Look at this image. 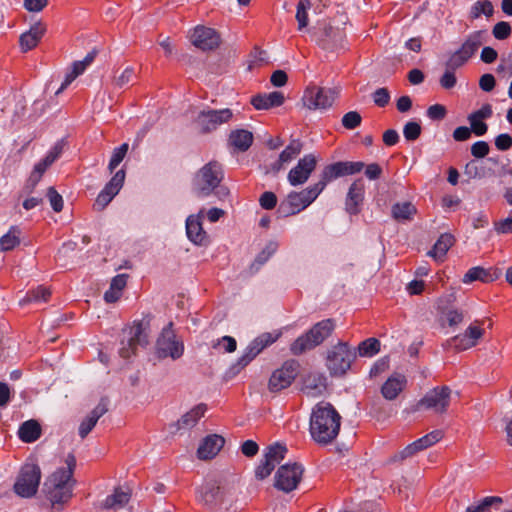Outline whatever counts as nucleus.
Instances as JSON below:
<instances>
[{
    "label": "nucleus",
    "instance_id": "24",
    "mask_svg": "<svg viewBox=\"0 0 512 512\" xmlns=\"http://www.w3.org/2000/svg\"><path fill=\"white\" fill-rule=\"evenodd\" d=\"M284 95L280 91H273L268 94H257L252 100L251 104L257 110H267L273 107L281 106L284 103Z\"/></svg>",
    "mask_w": 512,
    "mask_h": 512
},
{
    "label": "nucleus",
    "instance_id": "40",
    "mask_svg": "<svg viewBox=\"0 0 512 512\" xmlns=\"http://www.w3.org/2000/svg\"><path fill=\"white\" fill-rule=\"evenodd\" d=\"M21 230L17 226H12L9 231L0 238L1 251L7 252L13 250L20 244Z\"/></svg>",
    "mask_w": 512,
    "mask_h": 512
},
{
    "label": "nucleus",
    "instance_id": "36",
    "mask_svg": "<svg viewBox=\"0 0 512 512\" xmlns=\"http://www.w3.org/2000/svg\"><path fill=\"white\" fill-rule=\"evenodd\" d=\"M325 388V377L321 374H309L303 380V391L311 396H317Z\"/></svg>",
    "mask_w": 512,
    "mask_h": 512
},
{
    "label": "nucleus",
    "instance_id": "6",
    "mask_svg": "<svg viewBox=\"0 0 512 512\" xmlns=\"http://www.w3.org/2000/svg\"><path fill=\"white\" fill-rule=\"evenodd\" d=\"M281 332L275 333L265 332L256 337L245 349L242 356L230 366L225 377L231 379L240 373L257 355H259L266 347L276 342L281 336Z\"/></svg>",
    "mask_w": 512,
    "mask_h": 512
},
{
    "label": "nucleus",
    "instance_id": "26",
    "mask_svg": "<svg viewBox=\"0 0 512 512\" xmlns=\"http://www.w3.org/2000/svg\"><path fill=\"white\" fill-rule=\"evenodd\" d=\"M486 31L478 30L470 33L461 47L459 48L462 55L470 59L478 51L480 46L485 42Z\"/></svg>",
    "mask_w": 512,
    "mask_h": 512
},
{
    "label": "nucleus",
    "instance_id": "44",
    "mask_svg": "<svg viewBox=\"0 0 512 512\" xmlns=\"http://www.w3.org/2000/svg\"><path fill=\"white\" fill-rule=\"evenodd\" d=\"M442 437L443 432L441 430H434L426 434L425 436L419 438L418 440L414 441L413 443L416 445V448L420 452L440 441Z\"/></svg>",
    "mask_w": 512,
    "mask_h": 512
},
{
    "label": "nucleus",
    "instance_id": "48",
    "mask_svg": "<svg viewBox=\"0 0 512 512\" xmlns=\"http://www.w3.org/2000/svg\"><path fill=\"white\" fill-rule=\"evenodd\" d=\"M128 148H129L128 144L123 143L122 145H120L119 147L114 149V151L112 153V157H111L109 165H108V169L111 173L123 161L124 157L126 156V154L128 152Z\"/></svg>",
    "mask_w": 512,
    "mask_h": 512
},
{
    "label": "nucleus",
    "instance_id": "23",
    "mask_svg": "<svg viewBox=\"0 0 512 512\" xmlns=\"http://www.w3.org/2000/svg\"><path fill=\"white\" fill-rule=\"evenodd\" d=\"M108 411V401L102 398L97 406L89 413V415L81 422L79 426V436L84 439L95 427L99 418Z\"/></svg>",
    "mask_w": 512,
    "mask_h": 512
},
{
    "label": "nucleus",
    "instance_id": "30",
    "mask_svg": "<svg viewBox=\"0 0 512 512\" xmlns=\"http://www.w3.org/2000/svg\"><path fill=\"white\" fill-rule=\"evenodd\" d=\"M41 433V426L34 419L23 422L18 430L19 438L25 443L35 442L41 437Z\"/></svg>",
    "mask_w": 512,
    "mask_h": 512
},
{
    "label": "nucleus",
    "instance_id": "38",
    "mask_svg": "<svg viewBox=\"0 0 512 512\" xmlns=\"http://www.w3.org/2000/svg\"><path fill=\"white\" fill-rule=\"evenodd\" d=\"M455 238L452 234L444 233L441 234L436 243L434 244L432 250L429 251V255L434 257L435 259H442L450 247L454 244Z\"/></svg>",
    "mask_w": 512,
    "mask_h": 512
},
{
    "label": "nucleus",
    "instance_id": "50",
    "mask_svg": "<svg viewBox=\"0 0 512 512\" xmlns=\"http://www.w3.org/2000/svg\"><path fill=\"white\" fill-rule=\"evenodd\" d=\"M278 244L276 242H269L265 248L257 255L253 265L261 266L265 264L269 258L277 251Z\"/></svg>",
    "mask_w": 512,
    "mask_h": 512
},
{
    "label": "nucleus",
    "instance_id": "49",
    "mask_svg": "<svg viewBox=\"0 0 512 512\" xmlns=\"http://www.w3.org/2000/svg\"><path fill=\"white\" fill-rule=\"evenodd\" d=\"M341 122L344 128L353 130L361 125L362 116L357 111H350L343 115Z\"/></svg>",
    "mask_w": 512,
    "mask_h": 512
},
{
    "label": "nucleus",
    "instance_id": "57",
    "mask_svg": "<svg viewBox=\"0 0 512 512\" xmlns=\"http://www.w3.org/2000/svg\"><path fill=\"white\" fill-rule=\"evenodd\" d=\"M274 468L275 465L273 464V462H270V460L264 457L261 463L257 466L255 470V475L258 479L263 480L271 474Z\"/></svg>",
    "mask_w": 512,
    "mask_h": 512
},
{
    "label": "nucleus",
    "instance_id": "45",
    "mask_svg": "<svg viewBox=\"0 0 512 512\" xmlns=\"http://www.w3.org/2000/svg\"><path fill=\"white\" fill-rule=\"evenodd\" d=\"M311 5L310 0H300L297 4L296 20L298 22L299 30L304 29L308 25V10L311 8Z\"/></svg>",
    "mask_w": 512,
    "mask_h": 512
},
{
    "label": "nucleus",
    "instance_id": "37",
    "mask_svg": "<svg viewBox=\"0 0 512 512\" xmlns=\"http://www.w3.org/2000/svg\"><path fill=\"white\" fill-rule=\"evenodd\" d=\"M503 500L498 496H488L481 501L473 503L466 508L465 512H492V509L498 510Z\"/></svg>",
    "mask_w": 512,
    "mask_h": 512
},
{
    "label": "nucleus",
    "instance_id": "20",
    "mask_svg": "<svg viewBox=\"0 0 512 512\" xmlns=\"http://www.w3.org/2000/svg\"><path fill=\"white\" fill-rule=\"evenodd\" d=\"M364 192L365 185L362 179H357L350 185L345 201L346 211L350 215H357L360 212Z\"/></svg>",
    "mask_w": 512,
    "mask_h": 512
},
{
    "label": "nucleus",
    "instance_id": "19",
    "mask_svg": "<svg viewBox=\"0 0 512 512\" xmlns=\"http://www.w3.org/2000/svg\"><path fill=\"white\" fill-rule=\"evenodd\" d=\"M484 335V329L471 324L463 334L456 335L448 340V345L458 351L474 347L478 340Z\"/></svg>",
    "mask_w": 512,
    "mask_h": 512
},
{
    "label": "nucleus",
    "instance_id": "22",
    "mask_svg": "<svg viewBox=\"0 0 512 512\" xmlns=\"http://www.w3.org/2000/svg\"><path fill=\"white\" fill-rule=\"evenodd\" d=\"M225 439L217 434L208 435L200 444L197 455L199 459L208 460L214 458L223 448Z\"/></svg>",
    "mask_w": 512,
    "mask_h": 512
},
{
    "label": "nucleus",
    "instance_id": "15",
    "mask_svg": "<svg viewBox=\"0 0 512 512\" xmlns=\"http://www.w3.org/2000/svg\"><path fill=\"white\" fill-rule=\"evenodd\" d=\"M146 328L142 322L135 323L129 331L128 339L121 341V347L119 349V355L128 359L132 355L136 354V350L139 346H146L148 344V334Z\"/></svg>",
    "mask_w": 512,
    "mask_h": 512
},
{
    "label": "nucleus",
    "instance_id": "4",
    "mask_svg": "<svg viewBox=\"0 0 512 512\" xmlns=\"http://www.w3.org/2000/svg\"><path fill=\"white\" fill-rule=\"evenodd\" d=\"M66 467L57 469L45 483L47 495L52 504H64L72 497V476L76 467V458L68 454Z\"/></svg>",
    "mask_w": 512,
    "mask_h": 512
},
{
    "label": "nucleus",
    "instance_id": "60",
    "mask_svg": "<svg viewBox=\"0 0 512 512\" xmlns=\"http://www.w3.org/2000/svg\"><path fill=\"white\" fill-rule=\"evenodd\" d=\"M372 99L378 107H385L390 101V93L387 88H378L372 94Z\"/></svg>",
    "mask_w": 512,
    "mask_h": 512
},
{
    "label": "nucleus",
    "instance_id": "52",
    "mask_svg": "<svg viewBox=\"0 0 512 512\" xmlns=\"http://www.w3.org/2000/svg\"><path fill=\"white\" fill-rule=\"evenodd\" d=\"M213 348L223 352H234L237 348L236 340L231 336H223L213 344Z\"/></svg>",
    "mask_w": 512,
    "mask_h": 512
},
{
    "label": "nucleus",
    "instance_id": "33",
    "mask_svg": "<svg viewBox=\"0 0 512 512\" xmlns=\"http://www.w3.org/2000/svg\"><path fill=\"white\" fill-rule=\"evenodd\" d=\"M127 274H119L112 278L110 288L104 293V300L107 303H114L121 297L123 289L127 285Z\"/></svg>",
    "mask_w": 512,
    "mask_h": 512
},
{
    "label": "nucleus",
    "instance_id": "59",
    "mask_svg": "<svg viewBox=\"0 0 512 512\" xmlns=\"http://www.w3.org/2000/svg\"><path fill=\"white\" fill-rule=\"evenodd\" d=\"M47 197L50 201L51 207L55 212H60L63 209V198L55 190L54 187H49L47 190Z\"/></svg>",
    "mask_w": 512,
    "mask_h": 512
},
{
    "label": "nucleus",
    "instance_id": "58",
    "mask_svg": "<svg viewBox=\"0 0 512 512\" xmlns=\"http://www.w3.org/2000/svg\"><path fill=\"white\" fill-rule=\"evenodd\" d=\"M468 121L471 126V128H469L471 130V133L473 132L477 136H483L484 134H486L488 126L485 122H483V120H480L474 117L473 115H469Z\"/></svg>",
    "mask_w": 512,
    "mask_h": 512
},
{
    "label": "nucleus",
    "instance_id": "18",
    "mask_svg": "<svg viewBox=\"0 0 512 512\" xmlns=\"http://www.w3.org/2000/svg\"><path fill=\"white\" fill-rule=\"evenodd\" d=\"M191 42L202 51L214 50L220 44V36L212 28L198 26L191 35Z\"/></svg>",
    "mask_w": 512,
    "mask_h": 512
},
{
    "label": "nucleus",
    "instance_id": "5",
    "mask_svg": "<svg viewBox=\"0 0 512 512\" xmlns=\"http://www.w3.org/2000/svg\"><path fill=\"white\" fill-rule=\"evenodd\" d=\"M336 328V322L327 318L315 323L306 333L299 336L290 345V352L300 356L305 352L314 349L328 339Z\"/></svg>",
    "mask_w": 512,
    "mask_h": 512
},
{
    "label": "nucleus",
    "instance_id": "11",
    "mask_svg": "<svg viewBox=\"0 0 512 512\" xmlns=\"http://www.w3.org/2000/svg\"><path fill=\"white\" fill-rule=\"evenodd\" d=\"M298 369L299 363L296 360L284 362L270 376L268 390L272 393H277L290 387L298 375Z\"/></svg>",
    "mask_w": 512,
    "mask_h": 512
},
{
    "label": "nucleus",
    "instance_id": "25",
    "mask_svg": "<svg viewBox=\"0 0 512 512\" xmlns=\"http://www.w3.org/2000/svg\"><path fill=\"white\" fill-rule=\"evenodd\" d=\"M499 273L497 269L483 268L480 266L470 268L464 275L462 281L465 284L472 283L474 281H481L483 283L493 282L498 279Z\"/></svg>",
    "mask_w": 512,
    "mask_h": 512
},
{
    "label": "nucleus",
    "instance_id": "13",
    "mask_svg": "<svg viewBox=\"0 0 512 512\" xmlns=\"http://www.w3.org/2000/svg\"><path fill=\"white\" fill-rule=\"evenodd\" d=\"M336 93L329 88L308 86L303 94L302 101L310 110H325L332 106Z\"/></svg>",
    "mask_w": 512,
    "mask_h": 512
},
{
    "label": "nucleus",
    "instance_id": "31",
    "mask_svg": "<svg viewBox=\"0 0 512 512\" xmlns=\"http://www.w3.org/2000/svg\"><path fill=\"white\" fill-rule=\"evenodd\" d=\"M406 379L402 375L391 376L381 388L382 395L387 400H394L403 390Z\"/></svg>",
    "mask_w": 512,
    "mask_h": 512
},
{
    "label": "nucleus",
    "instance_id": "47",
    "mask_svg": "<svg viewBox=\"0 0 512 512\" xmlns=\"http://www.w3.org/2000/svg\"><path fill=\"white\" fill-rule=\"evenodd\" d=\"M287 449L285 446L280 444H274L267 448L264 457L276 466L281 460L284 459Z\"/></svg>",
    "mask_w": 512,
    "mask_h": 512
},
{
    "label": "nucleus",
    "instance_id": "14",
    "mask_svg": "<svg viewBox=\"0 0 512 512\" xmlns=\"http://www.w3.org/2000/svg\"><path fill=\"white\" fill-rule=\"evenodd\" d=\"M232 111L228 108L221 110H202L194 120L195 125L203 134L209 133L232 118Z\"/></svg>",
    "mask_w": 512,
    "mask_h": 512
},
{
    "label": "nucleus",
    "instance_id": "64",
    "mask_svg": "<svg viewBox=\"0 0 512 512\" xmlns=\"http://www.w3.org/2000/svg\"><path fill=\"white\" fill-rule=\"evenodd\" d=\"M490 147L485 141H477L471 146V154L475 158H484L488 155Z\"/></svg>",
    "mask_w": 512,
    "mask_h": 512
},
{
    "label": "nucleus",
    "instance_id": "55",
    "mask_svg": "<svg viewBox=\"0 0 512 512\" xmlns=\"http://www.w3.org/2000/svg\"><path fill=\"white\" fill-rule=\"evenodd\" d=\"M492 34L498 40L507 39L511 34V26L508 22L500 21L493 27Z\"/></svg>",
    "mask_w": 512,
    "mask_h": 512
},
{
    "label": "nucleus",
    "instance_id": "46",
    "mask_svg": "<svg viewBox=\"0 0 512 512\" xmlns=\"http://www.w3.org/2000/svg\"><path fill=\"white\" fill-rule=\"evenodd\" d=\"M380 350V342L376 338H368L358 346L360 356H373Z\"/></svg>",
    "mask_w": 512,
    "mask_h": 512
},
{
    "label": "nucleus",
    "instance_id": "17",
    "mask_svg": "<svg viewBox=\"0 0 512 512\" xmlns=\"http://www.w3.org/2000/svg\"><path fill=\"white\" fill-rule=\"evenodd\" d=\"M228 489L218 481L206 482L200 490L199 499L209 508L221 505L225 501Z\"/></svg>",
    "mask_w": 512,
    "mask_h": 512
},
{
    "label": "nucleus",
    "instance_id": "12",
    "mask_svg": "<svg viewBox=\"0 0 512 512\" xmlns=\"http://www.w3.org/2000/svg\"><path fill=\"white\" fill-rule=\"evenodd\" d=\"M303 472V466L296 462L280 466L275 474V487L286 493L293 491L300 483Z\"/></svg>",
    "mask_w": 512,
    "mask_h": 512
},
{
    "label": "nucleus",
    "instance_id": "51",
    "mask_svg": "<svg viewBox=\"0 0 512 512\" xmlns=\"http://www.w3.org/2000/svg\"><path fill=\"white\" fill-rule=\"evenodd\" d=\"M421 126L415 121H409L403 128V134L407 141H415L421 135Z\"/></svg>",
    "mask_w": 512,
    "mask_h": 512
},
{
    "label": "nucleus",
    "instance_id": "28",
    "mask_svg": "<svg viewBox=\"0 0 512 512\" xmlns=\"http://www.w3.org/2000/svg\"><path fill=\"white\" fill-rule=\"evenodd\" d=\"M206 410L207 406L205 404H198L185 413L174 425L177 430L192 428L198 423L200 418L204 416Z\"/></svg>",
    "mask_w": 512,
    "mask_h": 512
},
{
    "label": "nucleus",
    "instance_id": "41",
    "mask_svg": "<svg viewBox=\"0 0 512 512\" xmlns=\"http://www.w3.org/2000/svg\"><path fill=\"white\" fill-rule=\"evenodd\" d=\"M494 14V6L490 0H478L470 8L469 19H478L481 15L491 17Z\"/></svg>",
    "mask_w": 512,
    "mask_h": 512
},
{
    "label": "nucleus",
    "instance_id": "21",
    "mask_svg": "<svg viewBox=\"0 0 512 512\" xmlns=\"http://www.w3.org/2000/svg\"><path fill=\"white\" fill-rule=\"evenodd\" d=\"M186 234L188 239L198 246H206L209 243V237L203 229L199 216L191 215L186 220Z\"/></svg>",
    "mask_w": 512,
    "mask_h": 512
},
{
    "label": "nucleus",
    "instance_id": "7",
    "mask_svg": "<svg viewBox=\"0 0 512 512\" xmlns=\"http://www.w3.org/2000/svg\"><path fill=\"white\" fill-rule=\"evenodd\" d=\"M356 359L355 352L346 342H338L327 351L326 367L333 377H340L347 373Z\"/></svg>",
    "mask_w": 512,
    "mask_h": 512
},
{
    "label": "nucleus",
    "instance_id": "56",
    "mask_svg": "<svg viewBox=\"0 0 512 512\" xmlns=\"http://www.w3.org/2000/svg\"><path fill=\"white\" fill-rule=\"evenodd\" d=\"M468 60L469 59L462 55V53L458 49L447 60L446 68L454 71L463 66Z\"/></svg>",
    "mask_w": 512,
    "mask_h": 512
},
{
    "label": "nucleus",
    "instance_id": "29",
    "mask_svg": "<svg viewBox=\"0 0 512 512\" xmlns=\"http://www.w3.org/2000/svg\"><path fill=\"white\" fill-rule=\"evenodd\" d=\"M302 147L303 144L300 140H292L289 145L280 153L278 160L272 164V170L275 172L281 170L283 164L292 161L300 154Z\"/></svg>",
    "mask_w": 512,
    "mask_h": 512
},
{
    "label": "nucleus",
    "instance_id": "54",
    "mask_svg": "<svg viewBox=\"0 0 512 512\" xmlns=\"http://www.w3.org/2000/svg\"><path fill=\"white\" fill-rule=\"evenodd\" d=\"M125 180V171L123 169H120L117 171L114 176L111 178V180L105 185V187L115 192V194H118L121 187L123 186Z\"/></svg>",
    "mask_w": 512,
    "mask_h": 512
},
{
    "label": "nucleus",
    "instance_id": "42",
    "mask_svg": "<svg viewBox=\"0 0 512 512\" xmlns=\"http://www.w3.org/2000/svg\"><path fill=\"white\" fill-rule=\"evenodd\" d=\"M51 296V291L45 286H38L36 289L28 291L22 300L23 303L46 302Z\"/></svg>",
    "mask_w": 512,
    "mask_h": 512
},
{
    "label": "nucleus",
    "instance_id": "35",
    "mask_svg": "<svg viewBox=\"0 0 512 512\" xmlns=\"http://www.w3.org/2000/svg\"><path fill=\"white\" fill-rule=\"evenodd\" d=\"M64 150V142L58 141L48 151L46 156L34 166V170L40 174H44L45 171L62 155Z\"/></svg>",
    "mask_w": 512,
    "mask_h": 512
},
{
    "label": "nucleus",
    "instance_id": "2",
    "mask_svg": "<svg viewBox=\"0 0 512 512\" xmlns=\"http://www.w3.org/2000/svg\"><path fill=\"white\" fill-rule=\"evenodd\" d=\"M341 416L329 402L316 404L310 416L309 431L311 438L319 445L331 444L338 436Z\"/></svg>",
    "mask_w": 512,
    "mask_h": 512
},
{
    "label": "nucleus",
    "instance_id": "9",
    "mask_svg": "<svg viewBox=\"0 0 512 512\" xmlns=\"http://www.w3.org/2000/svg\"><path fill=\"white\" fill-rule=\"evenodd\" d=\"M40 479V467L36 464H25L14 484L15 493L21 497H32L38 490Z\"/></svg>",
    "mask_w": 512,
    "mask_h": 512
},
{
    "label": "nucleus",
    "instance_id": "27",
    "mask_svg": "<svg viewBox=\"0 0 512 512\" xmlns=\"http://www.w3.org/2000/svg\"><path fill=\"white\" fill-rule=\"evenodd\" d=\"M45 33V27L38 23L30 28L29 31L20 36L19 42L23 52L35 48Z\"/></svg>",
    "mask_w": 512,
    "mask_h": 512
},
{
    "label": "nucleus",
    "instance_id": "32",
    "mask_svg": "<svg viewBox=\"0 0 512 512\" xmlns=\"http://www.w3.org/2000/svg\"><path fill=\"white\" fill-rule=\"evenodd\" d=\"M229 143L238 151L245 152L253 143V134L245 129L234 130L229 135Z\"/></svg>",
    "mask_w": 512,
    "mask_h": 512
},
{
    "label": "nucleus",
    "instance_id": "53",
    "mask_svg": "<svg viewBox=\"0 0 512 512\" xmlns=\"http://www.w3.org/2000/svg\"><path fill=\"white\" fill-rule=\"evenodd\" d=\"M115 192L108 190L106 187L98 194L94 208L97 210H103L116 196Z\"/></svg>",
    "mask_w": 512,
    "mask_h": 512
},
{
    "label": "nucleus",
    "instance_id": "39",
    "mask_svg": "<svg viewBox=\"0 0 512 512\" xmlns=\"http://www.w3.org/2000/svg\"><path fill=\"white\" fill-rule=\"evenodd\" d=\"M416 212V207L411 202L396 203L391 209L393 218L398 221L411 220Z\"/></svg>",
    "mask_w": 512,
    "mask_h": 512
},
{
    "label": "nucleus",
    "instance_id": "43",
    "mask_svg": "<svg viewBox=\"0 0 512 512\" xmlns=\"http://www.w3.org/2000/svg\"><path fill=\"white\" fill-rule=\"evenodd\" d=\"M442 437L443 432L441 430H434L426 434L425 436L419 438L418 440L414 441L413 443L416 445V448L420 452L440 441Z\"/></svg>",
    "mask_w": 512,
    "mask_h": 512
},
{
    "label": "nucleus",
    "instance_id": "1",
    "mask_svg": "<svg viewBox=\"0 0 512 512\" xmlns=\"http://www.w3.org/2000/svg\"><path fill=\"white\" fill-rule=\"evenodd\" d=\"M364 166L365 164L361 161H339L325 166L321 172L320 180L316 184L300 192H290L280 202L277 208L278 215L280 217H289L300 213L316 200L329 182L342 176L356 174Z\"/></svg>",
    "mask_w": 512,
    "mask_h": 512
},
{
    "label": "nucleus",
    "instance_id": "16",
    "mask_svg": "<svg viewBox=\"0 0 512 512\" xmlns=\"http://www.w3.org/2000/svg\"><path fill=\"white\" fill-rule=\"evenodd\" d=\"M317 159L313 154H307L301 158L297 165L288 173V181L292 186L304 184L315 170Z\"/></svg>",
    "mask_w": 512,
    "mask_h": 512
},
{
    "label": "nucleus",
    "instance_id": "62",
    "mask_svg": "<svg viewBox=\"0 0 512 512\" xmlns=\"http://www.w3.org/2000/svg\"><path fill=\"white\" fill-rule=\"evenodd\" d=\"M418 449L416 448V445L414 443H411L407 445L403 450L397 452L391 457L392 462H398L403 461L409 457L414 456L416 453H418Z\"/></svg>",
    "mask_w": 512,
    "mask_h": 512
},
{
    "label": "nucleus",
    "instance_id": "61",
    "mask_svg": "<svg viewBox=\"0 0 512 512\" xmlns=\"http://www.w3.org/2000/svg\"><path fill=\"white\" fill-rule=\"evenodd\" d=\"M259 204L263 209L271 210L277 205V196L271 191H266L260 196Z\"/></svg>",
    "mask_w": 512,
    "mask_h": 512
},
{
    "label": "nucleus",
    "instance_id": "34",
    "mask_svg": "<svg viewBox=\"0 0 512 512\" xmlns=\"http://www.w3.org/2000/svg\"><path fill=\"white\" fill-rule=\"evenodd\" d=\"M131 494L121 488H116L113 494L106 497L102 503V508L107 510H119L123 508L130 500Z\"/></svg>",
    "mask_w": 512,
    "mask_h": 512
},
{
    "label": "nucleus",
    "instance_id": "8",
    "mask_svg": "<svg viewBox=\"0 0 512 512\" xmlns=\"http://www.w3.org/2000/svg\"><path fill=\"white\" fill-rule=\"evenodd\" d=\"M184 343L179 340L173 330V323L169 322L156 341L155 354L158 359L171 358L177 360L183 356Z\"/></svg>",
    "mask_w": 512,
    "mask_h": 512
},
{
    "label": "nucleus",
    "instance_id": "3",
    "mask_svg": "<svg viewBox=\"0 0 512 512\" xmlns=\"http://www.w3.org/2000/svg\"><path fill=\"white\" fill-rule=\"evenodd\" d=\"M223 178L222 165L217 161H210L195 174L193 192L200 198H205L214 192L222 199L229 194L228 189L220 185Z\"/></svg>",
    "mask_w": 512,
    "mask_h": 512
},
{
    "label": "nucleus",
    "instance_id": "10",
    "mask_svg": "<svg viewBox=\"0 0 512 512\" xmlns=\"http://www.w3.org/2000/svg\"><path fill=\"white\" fill-rule=\"evenodd\" d=\"M451 389L448 386H438L428 391L421 398L416 406L415 411L425 408L433 410L435 413L443 414L448 410L451 401Z\"/></svg>",
    "mask_w": 512,
    "mask_h": 512
},
{
    "label": "nucleus",
    "instance_id": "63",
    "mask_svg": "<svg viewBox=\"0 0 512 512\" xmlns=\"http://www.w3.org/2000/svg\"><path fill=\"white\" fill-rule=\"evenodd\" d=\"M447 114V110L445 108V106L441 105V104H434V105H431L428 109H427V116L431 119V120H442L445 118Z\"/></svg>",
    "mask_w": 512,
    "mask_h": 512
}]
</instances>
